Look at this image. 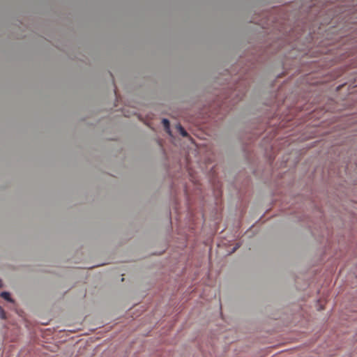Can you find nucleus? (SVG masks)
<instances>
[{
    "mask_svg": "<svg viewBox=\"0 0 357 357\" xmlns=\"http://www.w3.org/2000/svg\"><path fill=\"white\" fill-rule=\"evenodd\" d=\"M176 128L177 130L183 137H187L188 135V132L185 131V130L182 127L181 124H178L176 126Z\"/></svg>",
    "mask_w": 357,
    "mask_h": 357,
    "instance_id": "obj_1",
    "label": "nucleus"
},
{
    "mask_svg": "<svg viewBox=\"0 0 357 357\" xmlns=\"http://www.w3.org/2000/svg\"><path fill=\"white\" fill-rule=\"evenodd\" d=\"M1 298L8 301L13 302V300L10 298V294L8 292L2 291L1 292Z\"/></svg>",
    "mask_w": 357,
    "mask_h": 357,
    "instance_id": "obj_2",
    "label": "nucleus"
},
{
    "mask_svg": "<svg viewBox=\"0 0 357 357\" xmlns=\"http://www.w3.org/2000/svg\"><path fill=\"white\" fill-rule=\"evenodd\" d=\"M162 122L167 131L169 132V121L166 119H163Z\"/></svg>",
    "mask_w": 357,
    "mask_h": 357,
    "instance_id": "obj_3",
    "label": "nucleus"
},
{
    "mask_svg": "<svg viewBox=\"0 0 357 357\" xmlns=\"http://www.w3.org/2000/svg\"><path fill=\"white\" fill-rule=\"evenodd\" d=\"M1 319H6V312L1 309Z\"/></svg>",
    "mask_w": 357,
    "mask_h": 357,
    "instance_id": "obj_4",
    "label": "nucleus"
}]
</instances>
